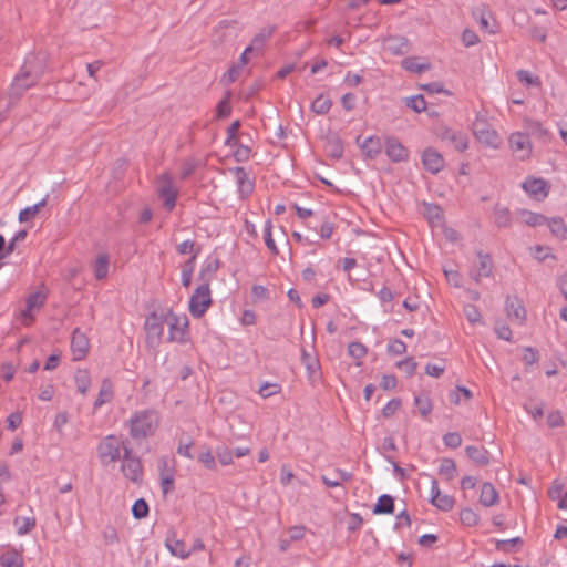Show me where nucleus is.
Returning <instances> with one entry per match:
<instances>
[{
  "instance_id": "obj_22",
  "label": "nucleus",
  "mask_w": 567,
  "mask_h": 567,
  "mask_svg": "<svg viewBox=\"0 0 567 567\" xmlns=\"http://www.w3.org/2000/svg\"><path fill=\"white\" fill-rule=\"evenodd\" d=\"M498 502V493L492 483H484L481 488L480 503L486 507Z\"/></svg>"
},
{
  "instance_id": "obj_13",
  "label": "nucleus",
  "mask_w": 567,
  "mask_h": 567,
  "mask_svg": "<svg viewBox=\"0 0 567 567\" xmlns=\"http://www.w3.org/2000/svg\"><path fill=\"white\" fill-rule=\"evenodd\" d=\"M476 256L478 258V267L477 269L471 270L470 276L476 284H480L482 277L487 278L492 276L494 265L489 254L478 250Z\"/></svg>"
},
{
  "instance_id": "obj_54",
  "label": "nucleus",
  "mask_w": 567,
  "mask_h": 567,
  "mask_svg": "<svg viewBox=\"0 0 567 567\" xmlns=\"http://www.w3.org/2000/svg\"><path fill=\"white\" fill-rule=\"evenodd\" d=\"M216 455L223 465H229L233 463V450L225 445L218 446L216 449Z\"/></svg>"
},
{
  "instance_id": "obj_53",
  "label": "nucleus",
  "mask_w": 567,
  "mask_h": 567,
  "mask_svg": "<svg viewBox=\"0 0 567 567\" xmlns=\"http://www.w3.org/2000/svg\"><path fill=\"white\" fill-rule=\"evenodd\" d=\"M524 215L526 216L525 223L532 227L544 225L547 221V217L543 214L524 212Z\"/></svg>"
},
{
  "instance_id": "obj_37",
  "label": "nucleus",
  "mask_w": 567,
  "mask_h": 567,
  "mask_svg": "<svg viewBox=\"0 0 567 567\" xmlns=\"http://www.w3.org/2000/svg\"><path fill=\"white\" fill-rule=\"evenodd\" d=\"M388 49L396 55L404 54L409 51V41L406 38H390L388 40Z\"/></svg>"
},
{
  "instance_id": "obj_45",
  "label": "nucleus",
  "mask_w": 567,
  "mask_h": 567,
  "mask_svg": "<svg viewBox=\"0 0 567 567\" xmlns=\"http://www.w3.org/2000/svg\"><path fill=\"white\" fill-rule=\"evenodd\" d=\"M219 260L216 259L214 261L208 262L199 272L198 279L202 282H208L210 281V277L218 270L219 268Z\"/></svg>"
},
{
  "instance_id": "obj_27",
  "label": "nucleus",
  "mask_w": 567,
  "mask_h": 567,
  "mask_svg": "<svg viewBox=\"0 0 567 567\" xmlns=\"http://www.w3.org/2000/svg\"><path fill=\"white\" fill-rule=\"evenodd\" d=\"M326 152L331 158L340 159L343 155L342 140L337 135L329 137L326 144Z\"/></svg>"
},
{
  "instance_id": "obj_25",
  "label": "nucleus",
  "mask_w": 567,
  "mask_h": 567,
  "mask_svg": "<svg viewBox=\"0 0 567 567\" xmlns=\"http://www.w3.org/2000/svg\"><path fill=\"white\" fill-rule=\"evenodd\" d=\"M24 559L18 550H8L0 555V565L2 567H23Z\"/></svg>"
},
{
  "instance_id": "obj_5",
  "label": "nucleus",
  "mask_w": 567,
  "mask_h": 567,
  "mask_svg": "<svg viewBox=\"0 0 567 567\" xmlns=\"http://www.w3.org/2000/svg\"><path fill=\"white\" fill-rule=\"evenodd\" d=\"M473 134L477 141L487 146L497 147L498 135L492 128L484 115L477 114L472 125Z\"/></svg>"
},
{
  "instance_id": "obj_30",
  "label": "nucleus",
  "mask_w": 567,
  "mask_h": 567,
  "mask_svg": "<svg viewBox=\"0 0 567 567\" xmlns=\"http://www.w3.org/2000/svg\"><path fill=\"white\" fill-rule=\"evenodd\" d=\"M47 298L48 291L45 290L44 285H41L38 291L32 292L27 297L25 306H29V309L40 308L45 303Z\"/></svg>"
},
{
  "instance_id": "obj_50",
  "label": "nucleus",
  "mask_w": 567,
  "mask_h": 567,
  "mask_svg": "<svg viewBox=\"0 0 567 567\" xmlns=\"http://www.w3.org/2000/svg\"><path fill=\"white\" fill-rule=\"evenodd\" d=\"M241 126V123L239 120L234 121L230 126L227 128V138L225 141V144L228 146H235L238 145V138L237 134Z\"/></svg>"
},
{
  "instance_id": "obj_61",
  "label": "nucleus",
  "mask_w": 567,
  "mask_h": 567,
  "mask_svg": "<svg viewBox=\"0 0 567 567\" xmlns=\"http://www.w3.org/2000/svg\"><path fill=\"white\" fill-rule=\"evenodd\" d=\"M516 75H517V79L519 80V82L526 84L527 86L539 85L540 84L539 79L538 78H534L526 70H518Z\"/></svg>"
},
{
  "instance_id": "obj_33",
  "label": "nucleus",
  "mask_w": 567,
  "mask_h": 567,
  "mask_svg": "<svg viewBox=\"0 0 567 567\" xmlns=\"http://www.w3.org/2000/svg\"><path fill=\"white\" fill-rule=\"evenodd\" d=\"M47 203H48V195L42 200L37 203L35 205L21 209L19 213V221L27 223V221L31 220L33 217H35V215L40 212V209L47 205Z\"/></svg>"
},
{
  "instance_id": "obj_16",
  "label": "nucleus",
  "mask_w": 567,
  "mask_h": 567,
  "mask_svg": "<svg viewBox=\"0 0 567 567\" xmlns=\"http://www.w3.org/2000/svg\"><path fill=\"white\" fill-rule=\"evenodd\" d=\"M507 317L523 324L526 320V309L523 301L517 296H507L505 301Z\"/></svg>"
},
{
  "instance_id": "obj_28",
  "label": "nucleus",
  "mask_w": 567,
  "mask_h": 567,
  "mask_svg": "<svg viewBox=\"0 0 567 567\" xmlns=\"http://www.w3.org/2000/svg\"><path fill=\"white\" fill-rule=\"evenodd\" d=\"M495 224L499 228H506L512 225L511 212L507 207L496 204L494 207Z\"/></svg>"
},
{
  "instance_id": "obj_35",
  "label": "nucleus",
  "mask_w": 567,
  "mask_h": 567,
  "mask_svg": "<svg viewBox=\"0 0 567 567\" xmlns=\"http://www.w3.org/2000/svg\"><path fill=\"white\" fill-rule=\"evenodd\" d=\"M332 101L328 96L320 94L311 103V111L316 114L323 115L330 111Z\"/></svg>"
},
{
  "instance_id": "obj_17",
  "label": "nucleus",
  "mask_w": 567,
  "mask_h": 567,
  "mask_svg": "<svg viewBox=\"0 0 567 567\" xmlns=\"http://www.w3.org/2000/svg\"><path fill=\"white\" fill-rule=\"evenodd\" d=\"M523 188L537 199L545 198L549 193V185L543 178H527L523 183Z\"/></svg>"
},
{
  "instance_id": "obj_64",
  "label": "nucleus",
  "mask_w": 567,
  "mask_h": 567,
  "mask_svg": "<svg viewBox=\"0 0 567 567\" xmlns=\"http://www.w3.org/2000/svg\"><path fill=\"white\" fill-rule=\"evenodd\" d=\"M425 214L430 220H441L443 218L442 208L435 204H427Z\"/></svg>"
},
{
  "instance_id": "obj_4",
  "label": "nucleus",
  "mask_w": 567,
  "mask_h": 567,
  "mask_svg": "<svg viewBox=\"0 0 567 567\" xmlns=\"http://www.w3.org/2000/svg\"><path fill=\"white\" fill-rule=\"evenodd\" d=\"M212 305L210 288L208 282H202L189 300V312L194 318H200L205 315Z\"/></svg>"
},
{
  "instance_id": "obj_52",
  "label": "nucleus",
  "mask_w": 567,
  "mask_h": 567,
  "mask_svg": "<svg viewBox=\"0 0 567 567\" xmlns=\"http://www.w3.org/2000/svg\"><path fill=\"white\" fill-rule=\"evenodd\" d=\"M271 228H272L271 221L267 220L266 225H265V234H264L265 244H266L267 248L272 252V255H278L279 251H278V248L272 238Z\"/></svg>"
},
{
  "instance_id": "obj_44",
  "label": "nucleus",
  "mask_w": 567,
  "mask_h": 567,
  "mask_svg": "<svg viewBox=\"0 0 567 567\" xmlns=\"http://www.w3.org/2000/svg\"><path fill=\"white\" fill-rule=\"evenodd\" d=\"M150 507L144 498H138L132 506V515L135 519H143L148 516Z\"/></svg>"
},
{
  "instance_id": "obj_40",
  "label": "nucleus",
  "mask_w": 567,
  "mask_h": 567,
  "mask_svg": "<svg viewBox=\"0 0 567 567\" xmlns=\"http://www.w3.org/2000/svg\"><path fill=\"white\" fill-rule=\"evenodd\" d=\"M275 31L274 27L262 28L252 39L251 44L254 50H261L266 41L272 35Z\"/></svg>"
},
{
  "instance_id": "obj_51",
  "label": "nucleus",
  "mask_w": 567,
  "mask_h": 567,
  "mask_svg": "<svg viewBox=\"0 0 567 567\" xmlns=\"http://www.w3.org/2000/svg\"><path fill=\"white\" fill-rule=\"evenodd\" d=\"M367 352V347L359 341H352L348 346V353L354 359H362L365 357Z\"/></svg>"
},
{
  "instance_id": "obj_55",
  "label": "nucleus",
  "mask_w": 567,
  "mask_h": 567,
  "mask_svg": "<svg viewBox=\"0 0 567 567\" xmlns=\"http://www.w3.org/2000/svg\"><path fill=\"white\" fill-rule=\"evenodd\" d=\"M161 487L163 495H167L168 493L173 492L174 489V473L171 471L168 474L162 473L161 476Z\"/></svg>"
},
{
  "instance_id": "obj_9",
  "label": "nucleus",
  "mask_w": 567,
  "mask_h": 567,
  "mask_svg": "<svg viewBox=\"0 0 567 567\" xmlns=\"http://www.w3.org/2000/svg\"><path fill=\"white\" fill-rule=\"evenodd\" d=\"M384 151L389 159L393 163H403L409 161L410 151L395 136L385 137Z\"/></svg>"
},
{
  "instance_id": "obj_19",
  "label": "nucleus",
  "mask_w": 567,
  "mask_h": 567,
  "mask_svg": "<svg viewBox=\"0 0 567 567\" xmlns=\"http://www.w3.org/2000/svg\"><path fill=\"white\" fill-rule=\"evenodd\" d=\"M233 172L235 173V176H236L239 193L243 196H247V195L251 194L254 190V184L249 179L248 174L245 171V168L241 166H237L233 169Z\"/></svg>"
},
{
  "instance_id": "obj_10",
  "label": "nucleus",
  "mask_w": 567,
  "mask_h": 567,
  "mask_svg": "<svg viewBox=\"0 0 567 567\" xmlns=\"http://www.w3.org/2000/svg\"><path fill=\"white\" fill-rule=\"evenodd\" d=\"M436 135L442 141L452 143L454 148L458 152H464L468 146V137L465 133L454 131L447 126L437 127Z\"/></svg>"
},
{
  "instance_id": "obj_18",
  "label": "nucleus",
  "mask_w": 567,
  "mask_h": 567,
  "mask_svg": "<svg viewBox=\"0 0 567 567\" xmlns=\"http://www.w3.org/2000/svg\"><path fill=\"white\" fill-rule=\"evenodd\" d=\"M360 147L368 158L374 159L381 154L384 143L381 142L379 136H369L360 144Z\"/></svg>"
},
{
  "instance_id": "obj_20",
  "label": "nucleus",
  "mask_w": 567,
  "mask_h": 567,
  "mask_svg": "<svg viewBox=\"0 0 567 567\" xmlns=\"http://www.w3.org/2000/svg\"><path fill=\"white\" fill-rule=\"evenodd\" d=\"M33 513L32 508H29ZM37 525V519L33 514L30 516H17L13 519V526L17 529V534L22 536L29 534Z\"/></svg>"
},
{
  "instance_id": "obj_60",
  "label": "nucleus",
  "mask_w": 567,
  "mask_h": 567,
  "mask_svg": "<svg viewBox=\"0 0 567 567\" xmlns=\"http://www.w3.org/2000/svg\"><path fill=\"white\" fill-rule=\"evenodd\" d=\"M400 406H401L400 399L395 398V399L390 400L386 403V405L382 409L383 417H385V419L391 417L392 415L395 414V412L399 410Z\"/></svg>"
},
{
  "instance_id": "obj_3",
  "label": "nucleus",
  "mask_w": 567,
  "mask_h": 567,
  "mask_svg": "<svg viewBox=\"0 0 567 567\" xmlns=\"http://www.w3.org/2000/svg\"><path fill=\"white\" fill-rule=\"evenodd\" d=\"M165 323V315L152 312L146 317L144 329L146 332V346L148 348L156 349L161 344Z\"/></svg>"
},
{
  "instance_id": "obj_48",
  "label": "nucleus",
  "mask_w": 567,
  "mask_h": 567,
  "mask_svg": "<svg viewBox=\"0 0 567 567\" xmlns=\"http://www.w3.org/2000/svg\"><path fill=\"white\" fill-rule=\"evenodd\" d=\"M473 14L477 19L482 30L488 31L491 33L495 32L493 29L489 28V21H488V17L491 16L489 12H487L484 8H477L473 12Z\"/></svg>"
},
{
  "instance_id": "obj_1",
  "label": "nucleus",
  "mask_w": 567,
  "mask_h": 567,
  "mask_svg": "<svg viewBox=\"0 0 567 567\" xmlns=\"http://www.w3.org/2000/svg\"><path fill=\"white\" fill-rule=\"evenodd\" d=\"M35 60V55L28 58L20 72L14 76L8 92L9 103L7 107L16 104L23 95V93L33 86L40 79L42 74V68L41 65L34 64Z\"/></svg>"
},
{
  "instance_id": "obj_47",
  "label": "nucleus",
  "mask_w": 567,
  "mask_h": 567,
  "mask_svg": "<svg viewBox=\"0 0 567 567\" xmlns=\"http://www.w3.org/2000/svg\"><path fill=\"white\" fill-rule=\"evenodd\" d=\"M414 404L417 406L420 414L424 417L432 411V403L427 395H416L414 398Z\"/></svg>"
},
{
  "instance_id": "obj_39",
  "label": "nucleus",
  "mask_w": 567,
  "mask_h": 567,
  "mask_svg": "<svg viewBox=\"0 0 567 567\" xmlns=\"http://www.w3.org/2000/svg\"><path fill=\"white\" fill-rule=\"evenodd\" d=\"M197 252L193 255L184 265L182 269V285L186 288L190 286L192 276L195 269Z\"/></svg>"
},
{
  "instance_id": "obj_21",
  "label": "nucleus",
  "mask_w": 567,
  "mask_h": 567,
  "mask_svg": "<svg viewBox=\"0 0 567 567\" xmlns=\"http://www.w3.org/2000/svg\"><path fill=\"white\" fill-rule=\"evenodd\" d=\"M465 452L468 458H471L477 465L486 466L489 464V452L485 447L468 445L466 446Z\"/></svg>"
},
{
  "instance_id": "obj_43",
  "label": "nucleus",
  "mask_w": 567,
  "mask_h": 567,
  "mask_svg": "<svg viewBox=\"0 0 567 567\" xmlns=\"http://www.w3.org/2000/svg\"><path fill=\"white\" fill-rule=\"evenodd\" d=\"M404 103L406 107L412 109L416 113H421L426 110V102L422 94L405 97Z\"/></svg>"
},
{
  "instance_id": "obj_56",
  "label": "nucleus",
  "mask_w": 567,
  "mask_h": 567,
  "mask_svg": "<svg viewBox=\"0 0 567 567\" xmlns=\"http://www.w3.org/2000/svg\"><path fill=\"white\" fill-rule=\"evenodd\" d=\"M27 235L28 231L25 229L19 230L9 241V244H6L7 249L4 256L11 255L16 250L17 244L23 241L27 238Z\"/></svg>"
},
{
  "instance_id": "obj_24",
  "label": "nucleus",
  "mask_w": 567,
  "mask_h": 567,
  "mask_svg": "<svg viewBox=\"0 0 567 567\" xmlns=\"http://www.w3.org/2000/svg\"><path fill=\"white\" fill-rule=\"evenodd\" d=\"M109 266H110L109 254H106V252L100 254L93 264L94 277L97 280L105 279L107 277Z\"/></svg>"
},
{
  "instance_id": "obj_26",
  "label": "nucleus",
  "mask_w": 567,
  "mask_h": 567,
  "mask_svg": "<svg viewBox=\"0 0 567 567\" xmlns=\"http://www.w3.org/2000/svg\"><path fill=\"white\" fill-rule=\"evenodd\" d=\"M113 398V385L110 379H104L101 384L99 396L94 402V409L101 408L103 404L110 402Z\"/></svg>"
},
{
  "instance_id": "obj_14",
  "label": "nucleus",
  "mask_w": 567,
  "mask_h": 567,
  "mask_svg": "<svg viewBox=\"0 0 567 567\" xmlns=\"http://www.w3.org/2000/svg\"><path fill=\"white\" fill-rule=\"evenodd\" d=\"M71 349L74 360H82L85 358L90 349V340L80 328H75L72 333Z\"/></svg>"
},
{
  "instance_id": "obj_32",
  "label": "nucleus",
  "mask_w": 567,
  "mask_h": 567,
  "mask_svg": "<svg viewBox=\"0 0 567 567\" xmlns=\"http://www.w3.org/2000/svg\"><path fill=\"white\" fill-rule=\"evenodd\" d=\"M546 224L549 227V229L554 236H556L559 239L567 238V226H566L565 221L563 220V218H560V217L547 218Z\"/></svg>"
},
{
  "instance_id": "obj_11",
  "label": "nucleus",
  "mask_w": 567,
  "mask_h": 567,
  "mask_svg": "<svg viewBox=\"0 0 567 567\" xmlns=\"http://www.w3.org/2000/svg\"><path fill=\"white\" fill-rule=\"evenodd\" d=\"M511 148L519 159H526L532 152L530 138L528 134L516 132L509 136Z\"/></svg>"
},
{
  "instance_id": "obj_12",
  "label": "nucleus",
  "mask_w": 567,
  "mask_h": 567,
  "mask_svg": "<svg viewBox=\"0 0 567 567\" xmlns=\"http://www.w3.org/2000/svg\"><path fill=\"white\" fill-rule=\"evenodd\" d=\"M422 164L431 174H437L444 168L445 161L434 147H426L422 153Z\"/></svg>"
},
{
  "instance_id": "obj_63",
  "label": "nucleus",
  "mask_w": 567,
  "mask_h": 567,
  "mask_svg": "<svg viewBox=\"0 0 567 567\" xmlns=\"http://www.w3.org/2000/svg\"><path fill=\"white\" fill-rule=\"evenodd\" d=\"M198 461L205 465L208 470L216 468V461L209 450L200 452L197 456Z\"/></svg>"
},
{
  "instance_id": "obj_49",
  "label": "nucleus",
  "mask_w": 567,
  "mask_h": 567,
  "mask_svg": "<svg viewBox=\"0 0 567 567\" xmlns=\"http://www.w3.org/2000/svg\"><path fill=\"white\" fill-rule=\"evenodd\" d=\"M460 519L463 525L472 527L477 525L478 515L472 508H463L460 513Z\"/></svg>"
},
{
  "instance_id": "obj_62",
  "label": "nucleus",
  "mask_w": 567,
  "mask_h": 567,
  "mask_svg": "<svg viewBox=\"0 0 567 567\" xmlns=\"http://www.w3.org/2000/svg\"><path fill=\"white\" fill-rule=\"evenodd\" d=\"M406 351V344L400 340L394 339L388 344V352L393 355L403 354Z\"/></svg>"
},
{
  "instance_id": "obj_31",
  "label": "nucleus",
  "mask_w": 567,
  "mask_h": 567,
  "mask_svg": "<svg viewBox=\"0 0 567 567\" xmlns=\"http://www.w3.org/2000/svg\"><path fill=\"white\" fill-rule=\"evenodd\" d=\"M165 545L173 556H177L182 559L189 557L192 550L186 548V544L183 540L175 539L173 543L169 538L166 539Z\"/></svg>"
},
{
  "instance_id": "obj_58",
  "label": "nucleus",
  "mask_w": 567,
  "mask_h": 567,
  "mask_svg": "<svg viewBox=\"0 0 567 567\" xmlns=\"http://www.w3.org/2000/svg\"><path fill=\"white\" fill-rule=\"evenodd\" d=\"M443 442L451 449H457L462 444V436L457 432H449L443 436Z\"/></svg>"
},
{
  "instance_id": "obj_8",
  "label": "nucleus",
  "mask_w": 567,
  "mask_h": 567,
  "mask_svg": "<svg viewBox=\"0 0 567 567\" xmlns=\"http://www.w3.org/2000/svg\"><path fill=\"white\" fill-rule=\"evenodd\" d=\"M123 443L120 442L116 436L109 435L106 436L97 446L99 456L101 460H109V462H116L121 457V447H123Z\"/></svg>"
},
{
  "instance_id": "obj_34",
  "label": "nucleus",
  "mask_w": 567,
  "mask_h": 567,
  "mask_svg": "<svg viewBox=\"0 0 567 567\" xmlns=\"http://www.w3.org/2000/svg\"><path fill=\"white\" fill-rule=\"evenodd\" d=\"M301 362L309 375H315L320 369V362L317 357H312L305 348L301 349Z\"/></svg>"
},
{
  "instance_id": "obj_42",
  "label": "nucleus",
  "mask_w": 567,
  "mask_h": 567,
  "mask_svg": "<svg viewBox=\"0 0 567 567\" xmlns=\"http://www.w3.org/2000/svg\"><path fill=\"white\" fill-rule=\"evenodd\" d=\"M439 474L451 481L456 475V464L452 458H443L439 467Z\"/></svg>"
},
{
  "instance_id": "obj_38",
  "label": "nucleus",
  "mask_w": 567,
  "mask_h": 567,
  "mask_svg": "<svg viewBox=\"0 0 567 567\" xmlns=\"http://www.w3.org/2000/svg\"><path fill=\"white\" fill-rule=\"evenodd\" d=\"M402 66L406 71H410V72H413V73H417V74H420V73H422L424 71H427L430 69V64H427V63H420L419 59L416 56L405 58L402 61Z\"/></svg>"
},
{
  "instance_id": "obj_36",
  "label": "nucleus",
  "mask_w": 567,
  "mask_h": 567,
  "mask_svg": "<svg viewBox=\"0 0 567 567\" xmlns=\"http://www.w3.org/2000/svg\"><path fill=\"white\" fill-rule=\"evenodd\" d=\"M230 99L231 92L227 91L225 96L218 102L215 115L217 120L226 118L231 114Z\"/></svg>"
},
{
  "instance_id": "obj_2",
  "label": "nucleus",
  "mask_w": 567,
  "mask_h": 567,
  "mask_svg": "<svg viewBox=\"0 0 567 567\" xmlns=\"http://www.w3.org/2000/svg\"><path fill=\"white\" fill-rule=\"evenodd\" d=\"M158 415L154 410L137 411L130 419V434L134 440L154 435L158 427Z\"/></svg>"
},
{
  "instance_id": "obj_29",
  "label": "nucleus",
  "mask_w": 567,
  "mask_h": 567,
  "mask_svg": "<svg viewBox=\"0 0 567 567\" xmlns=\"http://www.w3.org/2000/svg\"><path fill=\"white\" fill-rule=\"evenodd\" d=\"M78 391L85 395L91 386V375L86 369H78L74 374Z\"/></svg>"
},
{
  "instance_id": "obj_57",
  "label": "nucleus",
  "mask_w": 567,
  "mask_h": 567,
  "mask_svg": "<svg viewBox=\"0 0 567 567\" xmlns=\"http://www.w3.org/2000/svg\"><path fill=\"white\" fill-rule=\"evenodd\" d=\"M396 367L402 369L406 377H412L415 373L417 363L413 360V358H405L396 363Z\"/></svg>"
},
{
  "instance_id": "obj_59",
  "label": "nucleus",
  "mask_w": 567,
  "mask_h": 567,
  "mask_svg": "<svg viewBox=\"0 0 567 567\" xmlns=\"http://www.w3.org/2000/svg\"><path fill=\"white\" fill-rule=\"evenodd\" d=\"M464 313L466 316V319L471 323H476V322L481 321V318H482L481 312H480L478 308L474 305H465Z\"/></svg>"
},
{
  "instance_id": "obj_23",
  "label": "nucleus",
  "mask_w": 567,
  "mask_h": 567,
  "mask_svg": "<svg viewBox=\"0 0 567 567\" xmlns=\"http://www.w3.org/2000/svg\"><path fill=\"white\" fill-rule=\"evenodd\" d=\"M394 513V497L389 494L381 495L373 506V514H393Z\"/></svg>"
},
{
  "instance_id": "obj_6",
  "label": "nucleus",
  "mask_w": 567,
  "mask_h": 567,
  "mask_svg": "<svg viewBox=\"0 0 567 567\" xmlns=\"http://www.w3.org/2000/svg\"><path fill=\"white\" fill-rule=\"evenodd\" d=\"M123 463L121 470L123 475L133 483H140L143 477V467L138 457L132 455V449L123 443Z\"/></svg>"
},
{
  "instance_id": "obj_46",
  "label": "nucleus",
  "mask_w": 567,
  "mask_h": 567,
  "mask_svg": "<svg viewBox=\"0 0 567 567\" xmlns=\"http://www.w3.org/2000/svg\"><path fill=\"white\" fill-rule=\"evenodd\" d=\"M523 539L520 537H514L512 539H502L496 542V549L504 553H512L516 546H522Z\"/></svg>"
},
{
  "instance_id": "obj_7",
  "label": "nucleus",
  "mask_w": 567,
  "mask_h": 567,
  "mask_svg": "<svg viewBox=\"0 0 567 567\" xmlns=\"http://www.w3.org/2000/svg\"><path fill=\"white\" fill-rule=\"evenodd\" d=\"M166 324L169 328L167 340L169 342H179L185 343L187 341L186 334H187V327H188V320L186 317L179 318L176 315H174L172 311H169L167 315H165Z\"/></svg>"
},
{
  "instance_id": "obj_15",
  "label": "nucleus",
  "mask_w": 567,
  "mask_h": 567,
  "mask_svg": "<svg viewBox=\"0 0 567 567\" xmlns=\"http://www.w3.org/2000/svg\"><path fill=\"white\" fill-rule=\"evenodd\" d=\"M158 196L164 199V207L167 210H173L176 205L178 192L174 189L172 179L164 175L162 177V184L157 189Z\"/></svg>"
},
{
  "instance_id": "obj_41",
  "label": "nucleus",
  "mask_w": 567,
  "mask_h": 567,
  "mask_svg": "<svg viewBox=\"0 0 567 567\" xmlns=\"http://www.w3.org/2000/svg\"><path fill=\"white\" fill-rule=\"evenodd\" d=\"M430 502L432 505H434L436 508H439L440 511H443V512H450L454 507V504H455V501L452 496L442 495V494L440 496H437L436 498L431 497Z\"/></svg>"
}]
</instances>
